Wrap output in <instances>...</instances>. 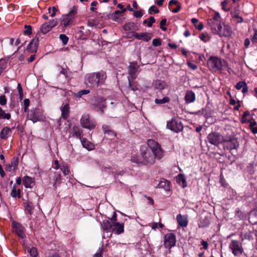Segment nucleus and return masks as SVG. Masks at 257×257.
<instances>
[{"label":"nucleus","mask_w":257,"mask_h":257,"mask_svg":"<svg viewBox=\"0 0 257 257\" xmlns=\"http://www.w3.org/2000/svg\"><path fill=\"white\" fill-rule=\"evenodd\" d=\"M249 127L251 131V132L254 134H257V126H256V122L253 119H251V120L249 122Z\"/></svg>","instance_id":"473e14b6"},{"label":"nucleus","mask_w":257,"mask_h":257,"mask_svg":"<svg viewBox=\"0 0 257 257\" xmlns=\"http://www.w3.org/2000/svg\"><path fill=\"white\" fill-rule=\"evenodd\" d=\"M176 236L172 233H167L164 237V246L166 248H171L176 245Z\"/></svg>","instance_id":"9d476101"},{"label":"nucleus","mask_w":257,"mask_h":257,"mask_svg":"<svg viewBox=\"0 0 257 257\" xmlns=\"http://www.w3.org/2000/svg\"><path fill=\"white\" fill-rule=\"evenodd\" d=\"M113 225L108 220H104L103 221L102 228L105 230H109Z\"/></svg>","instance_id":"4c0bfd02"},{"label":"nucleus","mask_w":257,"mask_h":257,"mask_svg":"<svg viewBox=\"0 0 257 257\" xmlns=\"http://www.w3.org/2000/svg\"><path fill=\"white\" fill-rule=\"evenodd\" d=\"M222 136L218 133L209 134L207 137L208 141L212 145L217 146L222 142Z\"/></svg>","instance_id":"f8f14e48"},{"label":"nucleus","mask_w":257,"mask_h":257,"mask_svg":"<svg viewBox=\"0 0 257 257\" xmlns=\"http://www.w3.org/2000/svg\"><path fill=\"white\" fill-rule=\"evenodd\" d=\"M177 220L178 224L182 227H186L188 224L187 218L179 214L177 215Z\"/></svg>","instance_id":"b1692460"},{"label":"nucleus","mask_w":257,"mask_h":257,"mask_svg":"<svg viewBox=\"0 0 257 257\" xmlns=\"http://www.w3.org/2000/svg\"><path fill=\"white\" fill-rule=\"evenodd\" d=\"M133 36L136 39L145 42L149 41L153 36L152 34L147 32L140 33H134Z\"/></svg>","instance_id":"ddd939ff"},{"label":"nucleus","mask_w":257,"mask_h":257,"mask_svg":"<svg viewBox=\"0 0 257 257\" xmlns=\"http://www.w3.org/2000/svg\"><path fill=\"white\" fill-rule=\"evenodd\" d=\"M235 88L237 90H240L242 88V92L246 93L248 91V87L245 81H239L236 83Z\"/></svg>","instance_id":"393cba45"},{"label":"nucleus","mask_w":257,"mask_h":257,"mask_svg":"<svg viewBox=\"0 0 257 257\" xmlns=\"http://www.w3.org/2000/svg\"><path fill=\"white\" fill-rule=\"evenodd\" d=\"M105 107V100L101 99L100 101L97 104L96 107V110L97 111H100L101 113L103 112V108Z\"/></svg>","instance_id":"2f4dec72"},{"label":"nucleus","mask_w":257,"mask_h":257,"mask_svg":"<svg viewBox=\"0 0 257 257\" xmlns=\"http://www.w3.org/2000/svg\"><path fill=\"white\" fill-rule=\"evenodd\" d=\"M28 117L29 119L32 120L33 123L37 122L39 120L37 115L33 111L29 112L28 114Z\"/></svg>","instance_id":"f704fd0d"},{"label":"nucleus","mask_w":257,"mask_h":257,"mask_svg":"<svg viewBox=\"0 0 257 257\" xmlns=\"http://www.w3.org/2000/svg\"><path fill=\"white\" fill-rule=\"evenodd\" d=\"M228 3V1L227 0H224L221 3L222 9L225 12H228L230 10L229 8L227 7V5Z\"/></svg>","instance_id":"37998d69"},{"label":"nucleus","mask_w":257,"mask_h":257,"mask_svg":"<svg viewBox=\"0 0 257 257\" xmlns=\"http://www.w3.org/2000/svg\"><path fill=\"white\" fill-rule=\"evenodd\" d=\"M229 247L235 256H239L243 252L241 243L236 240H231Z\"/></svg>","instance_id":"0eeeda50"},{"label":"nucleus","mask_w":257,"mask_h":257,"mask_svg":"<svg viewBox=\"0 0 257 257\" xmlns=\"http://www.w3.org/2000/svg\"><path fill=\"white\" fill-rule=\"evenodd\" d=\"M60 168L64 175H68L69 173V170L67 166L63 165Z\"/></svg>","instance_id":"603ef678"},{"label":"nucleus","mask_w":257,"mask_h":257,"mask_svg":"<svg viewBox=\"0 0 257 257\" xmlns=\"http://www.w3.org/2000/svg\"><path fill=\"white\" fill-rule=\"evenodd\" d=\"M48 23H49V26L52 29L57 25L58 22L57 19H53L51 21Z\"/></svg>","instance_id":"bf43d9fd"},{"label":"nucleus","mask_w":257,"mask_h":257,"mask_svg":"<svg viewBox=\"0 0 257 257\" xmlns=\"http://www.w3.org/2000/svg\"><path fill=\"white\" fill-rule=\"evenodd\" d=\"M72 136H75L77 138L81 139V132L77 126H73L72 130Z\"/></svg>","instance_id":"72a5a7b5"},{"label":"nucleus","mask_w":257,"mask_h":257,"mask_svg":"<svg viewBox=\"0 0 257 257\" xmlns=\"http://www.w3.org/2000/svg\"><path fill=\"white\" fill-rule=\"evenodd\" d=\"M51 29H52V28L49 26L48 23H45L43 24L41 26V28H40L41 32L44 34H45L47 33L48 32H49L51 30Z\"/></svg>","instance_id":"7c9ffc66"},{"label":"nucleus","mask_w":257,"mask_h":257,"mask_svg":"<svg viewBox=\"0 0 257 257\" xmlns=\"http://www.w3.org/2000/svg\"><path fill=\"white\" fill-rule=\"evenodd\" d=\"M170 100V99L169 97L165 96L164 98H163L162 99L156 98L155 100V102L158 104H164V103L169 102Z\"/></svg>","instance_id":"c9c22d12"},{"label":"nucleus","mask_w":257,"mask_h":257,"mask_svg":"<svg viewBox=\"0 0 257 257\" xmlns=\"http://www.w3.org/2000/svg\"><path fill=\"white\" fill-rule=\"evenodd\" d=\"M102 249L99 248L94 255L93 257H102Z\"/></svg>","instance_id":"0e129e2a"},{"label":"nucleus","mask_w":257,"mask_h":257,"mask_svg":"<svg viewBox=\"0 0 257 257\" xmlns=\"http://www.w3.org/2000/svg\"><path fill=\"white\" fill-rule=\"evenodd\" d=\"M60 109L62 117L64 119L67 118L69 114V106L68 103H63Z\"/></svg>","instance_id":"a211bd4d"},{"label":"nucleus","mask_w":257,"mask_h":257,"mask_svg":"<svg viewBox=\"0 0 257 257\" xmlns=\"http://www.w3.org/2000/svg\"><path fill=\"white\" fill-rule=\"evenodd\" d=\"M209 67L214 71H219L221 69L222 64L221 60L215 57H210L208 61Z\"/></svg>","instance_id":"6e6552de"},{"label":"nucleus","mask_w":257,"mask_h":257,"mask_svg":"<svg viewBox=\"0 0 257 257\" xmlns=\"http://www.w3.org/2000/svg\"><path fill=\"white\" fill-rule=\"evenodd\" d=\"M124 30L126 31H137L139 30V26L133 22H129L126 23L123 27Z\"/></svg>","instance_id":"f3484780"},{"label":"nucleus","mask_w":257,"mask_h":257,"mask_svg":"<svg viewBox=\"0 0 257 257\" xmlns=\"http://www.w3.org/2000/svg\"><path fill=\"white\" fill-rule=\"evenodd\" d=\"M149 149L151 150L152 154L154 155L156 159L161 160L164 156V151L161 146L154 140L149 139L147 141Z\"/></svg>","instance_id":"7ed1b4c3"},{"label":"nucleus","mask_w":257,"mask_h":257,"mask_svg":"<svg viewBox=\"0 0 257 257\" xmlns=\"http://www.w3.org/2000/svg\"><path fill=\"white\" fill-rule=\"evenodd\" d=\"M80 123L83 127L89 130L93 129L96 125L95 122L90 120L89 115L87 114H84L82 115L80 119Z\"/></svg>","instance_id":"1a4fd4ad"},{"label":"nucleus","mask_w":257,"mask_h":257,"mask_svg":"<svg viewBox=\"0 0 257 257\" xmlns=\"http://www.w3.org/2000/svg\"><path fill=\"white\" fill-rule=\"evenodd\" d=\"M18 164V160L17 159H13L11 162V166L13 168V172H15Z\"/></svg>","instance_id":"a18cd8bd"},{"label":"nucleus","mask_w":257,"mask_h":257,"mask_svg":"<svg viewBox=\"0 0 257 257\" xmlns=\"http://www.w3.org/2000/svg\"><path fill=\"white\" fill-rule=\"evenodd\" d=\"M176 181L182 188H185L187 185L185 177L183 174H179L176 177Z\"/></svg>","instance_id":"5701e85b"},{"label":"nucleus","mask_w":257,"mask_h":257,"mask_svg":"<svg viewBox=\"0 0 257 257\" xmlns=\"http://www.w3.org/2000/svg\"><path fill=\"white\" fill-rule=\"evenodd\" d=\"M155 22V19L153 17H150L149 21L148 22V26L149 27H151L152 26V24Z\"/></svg>","instance_id":"052dcab7"},{"label":"nucleus","mask_w":257,"mask_h":257,"mask_svg":"<svg viewBox=\"0 0 257 257\" xmlns=\"http://www.w3.org/2000/svg\"><path fill=\"white\" fill-rule=\"evenodd\" d=\"M11 196L13 198H16L17 197L18 198H20L21 197L20 189H17L15 185L13 186L11 192Z\"/></svg>","instance_id":"c756f323"},{"label":"nucleus","mask_w":257,"mask_h":257,"mask_svg":"<svg viewBox=\"0 0 257 257\" xmlns=\"http://www.w3.org/2000/svg\"><path fill=\"white\" fill-rule=\"evenodd\" d=\"M11 118V114L9 113H6L5 111L2 109L0 107V119H9Z\"/></svg>","instance_id":"e433bc0d"},{"label":"nucleus","mask_w":257,"mask_h":257,"mask_svg":"<svg viewBox=\"0 0 257 257\" xmlns=\"http://www.w3.org/2000/svg\"><path fill=\"white\" fill-rule=\"evenodd\" d=\"M158 187L164 189L166 191H168L170 189V182L163 179L160 181Z\"/></svg>","instance_id":"cd10ccee"},{"label":"nucleus","mask_w":257,"mask_h":257,"mask_svg":"<svg viewBox=\"0 0 257 257\" xmlns=\"http://www.w3.org/2000/svg\"><path fill=\"white\" fill-rule=\"evenodd\" d=\"M23 182L26 188H32V185L34 184V180L33 178L25 176L23 178Z\"/></svg>","instance_id":"412c9836"},{"label":"nucleus","mask_w":257,"mask_h":257,"mask_svg":"<svg viewBox=\"0 0 257 257\" xmlns=\"http://www.w3.org/2000/svg\"><path fill=\"white\" fill-rule=\"evenodd\" d=\"M7 100L5 95H3L0 96V104L2 105H6L7 103Z\"/></svg>","instance_id":"5fc2aeb1"},{"label":"nucleus","mask_w":257,"mask_h":257,"mask_svg":"<svg viewBox=\"0 0 257 257\" xmlns=\"http://www.w3.org/2000/svg\"><path fill=\"white\" fill-rule=\"evenodd\" d=\"M97 4V2L96 1H93L91 3V8L90 10L92 12H94L96 10V8H95Z\"/></svg>","instance_id":"4d7b16f0"},{"label":"nucleus","mask_w":257,"mask_h":257,"mask_svg":"<svg viewBox=\"0 0 257 257\" xmlns=\"http://www.w3.org/2000/svg\"><path fill=\"white\" fill-rule=\"evenodd\" d=\"M152 45L155 47H157L161 45V40L160 38L154 39L152 42Z\"/></svg>","instance_id":"3c124183"},{"label":"nucleus","mask_w":257,"mask_h":257,"mask_svg":"<svg viewBox=\"0 0 257 257\" xmlns=\"http://www.w3.org/2000/svg\"><path fill=\"white\" fill-rule=\"evenodd\" d=\"M133 15L135 17L138 18H140L143 16V13L141 11H134Z\"/></svg>","instance_id":"6e6d98bb"},{"label":"nucleus","mask_w":257,"mask_h":257,"mask_svg":"<svg viewBox=\"0 0 257 257\" xmlns=\"http://www.w3.org/2000/svg\"><path fill=\"white\" fill-rule=\"evenodd\" d=\"M220 19L219 14L218 12H216L213 17L208 20V25L211 29L213 30L217 34L222 28Z\"/></svg>","instance_id":"39448f33"},{"label":"nucleus","mask_w":257,"mask_h":257,"mask_svg":"<svg viewBox=\"0 0 257 257\" xmlns=\"http://www.w3.org/2000/svg\"><path fill=\"white\" fill-rule=\"evenodd\" d=\"M231 33V30L227 26H224L223 29H222V27L221 29L219 30L217 34L219 35L220 37H228L230 35Z\"/></svg>","instance_id":"4be33fe9"},{"label":"nucleus","mask_w":257,"mask_h":257,"mask_svg":"<svg viewBox=\"0 0 257 257\" xmlns=\"http://www.w3.org/2000/svg\"><path fill=\"white\" fill-rule=\"evenodd\" d=\"M195 99V93L192 91H188L186 93L185 99L187 103H191L194 101Z\"/></svg>","instance_id":"a878e982"},{"label":"nucleus","mask_w":257,"mask_h":257,"mask_svg":"<svg viewBox=\"0 0 257 257\" xmlns=\"http://www.w3.org/2000/svg\"><path fill=\"white\" fill-rule=\"evenodd\" d=\"M48 13L50 14L51 17H54L56 15V12L58 11L57 9L55 7L49 8L48 9Z\"/></svg>","instance_id":"79ce46f5"},{"label":"nucleus","mask_w":257,"mask_h":257,"mask_svg":"<svg viewBox=\"0 0 257 257\" xmlns=\"http://www.w3.org/2000/svg\"><path fill=\"white\" fill-rule=\"evenodd\" d=\"M38 43V38H34L27 46V50L30 53L36 52Z\"/></svg>","instance_id":"4468645a"},{"label":"nucleus","mask_w":257,"mask_h":257,"mask_svg":"<svg viewBox=\"0 0 257 257\" xmlns=\"http://www.w3.org/2000/svg\"><path fill=\"white\" fill-rule=\"evenodd\" d=\"M167 128L174 132L178 133L183 131V125L179 120L172 118L167 121Z\"/></svg>","instance_id":"423d86ee"},{"label":"nucleus","mask_w":257,"mask_h":257,"mask_svg":"<svg viewBox=\"0 0 257 257\" xmlns=\"http://www.w3.org/2000/svg\"><path fill=\"white\" fill-rule=\"evenodd\" d=\"M140 155H134L132 156V162L144 165H152L155 164L156 158L146 146H142L140 148Z\"/></svg>","instance_id":"f257e3e1"},{"label":"nucleus","mask_w":257,"mask_h":257,"mask_svg":"<svg viewBox=\"0 0 257 257\" xmlns=\"http://www.w3.org/2000/svg\"><path fill=\"white\" fill-rule=\"evenodd\" d=\"M61 175L59 173H55V185L59 184L61 183Z\"/></svg>","instance_id":"49530a36"},{"label":"nucleus","mask_w":257,"mask_h":257,"mask_svg":"<svg viewBox=\"0 0 257 257\" xmlns=\"http://www.w3.org/2000/svg\"><path fill=\"white\" fill-rule=\"evenodd\" d=\"M187 64H188V66L191 68L192 69V70H195L197 69V65L194 64H193L191 62H187Z\"/></svg>","instance_id":"69168bd1"},{"label":"nucleus","mask_w":257,"mask_h":257,"mask_svg":"<svg viewBox=\"0 0 257 257\" xmlns=\"http://www.w3.org/2000/svg\"><path fill=\"white\" fill-rule=\"evenodd\" d=\"M25 28L26 30L24 31V33L26 35H30L32 34V27L29 25H25Z\"/></svg>","instance_id":"8fccbe9b"},{"label":"nucleus","mask_w":257,"mask_h":257,"mask_svg":"<svg viewBox=\"0 0 257 257\" xmlns=\"http://www.w3.org/2000/svg\"><path fill=\"white\" fill-rule=\"evenodd\" d=\"M13 227H14L15 232L20 237L23 238L25 236L23 227L20 224L14 221L13 222Z\"/></svg>","instance_id":"2eb2a0df"},{"label":"nucleus","mask_w":257,"mask_h":257,"mask_svg":"<svg viewBox=\"0 0 257 257\" xmlns=\"http://www.w3.org/2000/svg\"><path fill=\"white\" fill-rule=\"evenodd\" d=\"M77 13V7L75 6L73 7L68 14L62 16L61 19V24L65 28L70 26L75 19Z\"/></svg>","instance_id":"20e7f679"},{"label":"nucleus","mask_w":257,"mask_h":257,"mask_svg":"<svg viewBox=\"0 0 257 257\" xmlns=\"http://www.w3.org/2000/svg\"><path fill=\"white\" fill-rule=\"evenodd\" d=\"M25 206L27 210L29 212V213H31V211L33 209V206L32 202L30 201H27L25 203Z\"/></svg>","instance_id":"c03bdc74"},{"label":"nucleus","mask_w":257,"mask_h":257,"mask_svg":"<svg viewBox=\"0 0 257 257\" xmlns=\"http://www.w3.org/2000/svg\"><path fill=\"white\" fill-rule=\"evenodd\" d=\"M18 92L20 95V98H22L23 97V90H22V87L21 86V85L20 83L18 84V87H17Z\"/></svg>","instance_id":"680f3d73"},{"label":"nucleus","mask_w":257,"mask_h":257,"mask_svg":"<svg viewBox=\"0 0 257 257\" xmlns=\"http://www.w3.org/2000/svg\"><path fill=\"white\" fill-rule=\"evenodd\" d=\"M153 12H154L156 14H158L159 12V10L155 6H152L149 9L148 13L149 14H152Z\"/></svg>","instance_id":"09e8293b"},{"label":"nucleus","mask_w":257,"mask_h":257,"mask_svg":"<svg viewBox=\"0 0 257 257\" xmlns=\"http://www.w3.org/2000/svg\"><path fill=\"white\" fill-rule=\"evenodd\" d=\"M59 38L62 41L63 45H66L68 43V38L64 34H60Z\"/></svg>","instance_id":"de8ad7c7"},{"label":"nucleus","mask_w":257,"mask_h":257,"mask_svg":"<svg viewBox=\"0 0 257 257\" xmlns=\"http://www.w3.org/2000/svg\"><path fill=\"white\" fill-rule=\"evenodd\" d=\"M166 22L167 20L166 19H162L160 22V28L163 31H166L167 30V28L164 27V26L166 25Z\"/></svg>","instance_id":"864d4df0"},{"label":"nucleus","mask_w":257,"mask_h":257,"mask_svg":"<svg viewBox=\"0 0 257 257\" xmlns=\"http://www.w3.org/2000/svg\"><path fill=\"white\" fill-rule=\"evenodd\" d=\"M28 251L32 257H36L38 255L37 250L35 247H32L28 250Z\"/></svg>","instance_id":"a19ab883"},{"label":"nucleus","mask_w":257,"mask_h":257,"mask_svg":"<svg viewBox=\"0 0 257 257\" xmlns=\"http://www.w3.org/2000/svg\"><path fill=\"white\" fill-rule=\"evenodd\" d=\"M102 129L104 132V134L111 137H114L115 136L114 132L110 130H105V126H102Z\"/></svg>","instance_id":"ea45409f"},{"label":"nucleus","mask_w":257,"mask_h":257,"mask_svg":"<svg viewBox=\"0 0 257 257\" xmlns=\"http://www.w3.org/2000/svg\"><path fill=\"white\" fill-rule=\"evenodd\" d=\"M90 92L89 90L84 89L81 91H79L77 93L75 94V96L77 97H81L83 95H86L88 94Z\"/></svg>","instance_id":"58836bf2"},{"label":"nucleus","mask_w":257,"mask_h":257,"mask_svg":"<svg viewBox=\"0 0 257 257\" xmlns=\"http://www.w3.org/2000/svg\"><path fill=\"white\" fill-rule=\"evenodd\" d=\"M12 129L9 127H4L1 132L0 137L2 139H6L12 135Z\"/></svg>","instance_id":"6ab92c4d"},{"label":"nucleus","mask_w":257,"mask_h":257,"mask_svg":"<svg viewBox=\"0 0 257 257\" xmlns=\"http://www.w3.org/2000/svg\"><path fill=\"white\" fill-rule=\"evenodd\" d=\"M239 144L236 139H232L227 143V147L229 150L236 149Z\"/></svg>","instance_id":"c85d7f7f"},{"label":"nucleus","mask_w":257,"mask_h":257,"mask_svg":"<svg viewBox=\"0 0 257 257\" xmlns=\"http://www.w3.org/2000/svg\"><path fill=\"white\" fill-rule=\"evenodd\" d=\"M106 78V74L104 71L90 73L86 74L85 83L88 87L95 88L102 85Z\"/></svg>","instance_id":"f03ea898"},{"label":"nucleus","mask_w":257,"mask_h":257,"mask_svg":"<svg viewBox=\"0 0 257 257\" xmlns=\"http://www.w3.org/2000/svg\"><path fill=\"white\" fill-rule=\"evenodd\" d=\"M201 244L203 246L204 249H207L208 248V243L207 241L202 240L201 242Z\"/></svg>","instance_id":"774afa93"},{"label":"nucleus","mask_w":257,"mask_h":257,"mask_svg":"<svg viewBox=\"0 0 257 257\" xmlns=\"http://www.w3.org/2000/svg\"><path fill=\"white\" fill-rule=\"evenodd\" d=\"M81 144L84 148L89 151L92 150L94 149V145L86 139L81 140Z\"/></svg>","instance_id":"bb28decb"},{"label":"nucleus","mask_w":257,"mask_h":257,"mask_svg":"<svg viewBox=\"0 0 257 257\" xmlns=\"http://www.w3.org/2000/svg\"><path fill=\"white\" fill-rule=\"evenodd\" d=\"M153 86L155 89L163 90L167 87V84L164 81L157 80L153 83Z\"/></svg>","instance_id":"aec40b11"},{"label":"nucleus","mask_w":257,"mask_h":257,"mask_svg":"<svg viewBox=\"0 0 257 257\" xmlns=\"http://www.w3.org/2000/svg\"><path fill=\"white\" fill-rule=\"evenodd\" d=\"M139 66L137 62H133L130 63L128 68V74L133 79H135L138 76L139 73Z\"/></svg>","instance_id":"9b49d317"},{"label":"nucleus","mask_w":257,"mask_h":257,"mask_svg":"<svg viewBox=\"0 0 257 257\" xmlns=\"http://www.w3.org/2000/svg\"><path fill=\"white\" fill-rule=\"evenodd\" d=\"M25 111L27 110L28 107L30 105V100L28 99H25L24 100Z\"/></svg>","instance_id":"13d9d810"},{"label":"nucleus","mask_w":257,"mask_h":257,"mask_svg":"<svg viewBox=\"0 0 257 257\" xmlns=\"http://www.w3.org/2000/svg\"><path fill=\"white\" fill-rule=\"evenodd\" d=\"M252 41L254 43H257V30H254L253 31V34L252 38Z\"/></svg>","instance_id":"e2e57ef3"},{"label":"nucleus","mask_w":257,"mask_h":257,"mask_svg":"<svg viewBox=\"0 0 257 257\" xmlns=\"http://www.w3.org/2000/svg\"><path fill=\"white\" fill-rule=\"evenodd\" d=\"M112 231L116 234H119L124 231V225L123 223L114 222L113 224Z\"/></svg>","instance_id":"dca6fc26"},{"label":"nucleus","mask_w":257,"mask_h":257,"mask_svg":"<svg viewBox=\"0 0 257 257\" xmlns=\"http://www.w3.org/2000/svg\"><path fill=\"white\" fill-rule=\"evenodd\" d=\"M235 18L236 19V22L238 23H241L243 21V18L239 15H235Z\"/></svg>","instance_id":"338daca9"}]
</instances>
